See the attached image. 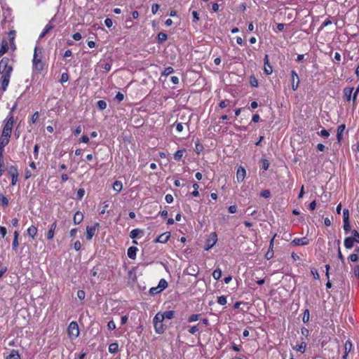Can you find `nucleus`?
I'll list each match as a JSON object with an SVG mask.
<instances>
[{"label":"nucleus","mask_w":359,"mask_h":359,"mask_svg":"<svg viewBox=\"0 0 359 359\" xmlns=\"http://www.w3.org/2000/svg\"><path fill=\"white\" fill-rule=\"evenodd\" d=\"M69 79V76L67 73H63L61 76V82L62 83H65L68 81Z\"/></svg>","instance_id":"0e129e2a"},{"label":"nucleus","mask_w":359,"mask_h":359,"mask_svg":"<svg viewBox=\"0 0 359 359\" xmlns=\"http://www.w3.org/2000/svg\"><path fill=\"white\" fill-rule=\"evenodd\" d=\"M346 129V126L344 124H341L339 126L337 131V138L339 143L341 142L343 137V134L344 133V130Z\"/></svg>","instance_id":"2eb2a0df"},{"label":"nucleus","mask_w":359,"mask_h":359,"mask_svg":"<svg viewBox=\"0 0 359 359\" xmlns=\"http://www.w3.org/2000/svg\"><path fill=\"white\" fill-rule=\"evenodd\" d=\"M200 314H193L189 317L188 321L189 323L195 322L199 320Z\"/></svg>","instance_id":"4c0bfd02"},{"label":"nucleus","mask_w":359,"mask_h":359,"mask_svg":"<svg viewBox=\"0 0 359 359\" xmlns=\"http://www.w3.org/2000/svg\"><path fill=\"white\" fill-rule=\"evenodd\" d=\"M10 137H8V136H3V135H1V136L0 137V151H1V154H3V153H4V147H6L9 143Z\"/></svg>","instance_id":"9b49d317"},{"label":"nucleus","mask_w":359,"mask_h":359,"mask_svg":"<svg viewBox=\"0 0 359 359\" xmlns=\"http://www.w3.org/2000/svg\"><path fill=\"white\" fill-rule=\"evenodd\" d=\"M226 302V298L224 296H220L217 298V303L220 305H225Z\"/></svg>","instance_id":"79ce46f5"},{"label":"nucleus","mask_w":359,"mask_h":359,"mask_svg":"<svg viewBox=\"0 0 359 359\" xmlns=\"http://www.w3.org/2000/svg\"><path fill=\"white\" fill-rule=\"evenodd\" d=\"M38 118H39V112L36 111L34 113V114L32 115V116L31 118L32 123H34L36 122V121L38 119Z\"/></svg>","instance_id":"69168bd1"},{"label":"nucleus","mask_w":359,"mask_h":359,"mask_svg":"<svg viewBox=\"0 0 359 359\" xmlns=\"http://www.w3.org/2000/svg\"><path fill=\"white\" fill-rule=\"evenodd\" d=\"M353 90V88H345L344 89V93L348 101L351 100V95Z\"/></svg>","instance_id":"a878e982"},{"label":"nucleus","mask_w":359,"mask_h":359,"mask_svg":"<svg viewBox=\"0 0 359 359\" xmlns=\"http://www.w3.org/2000/svg\"><path fill=\"white\" fill-rule=\"evenodd\" d=\"M99 227V224L96 223L92 226L86 227V238L88 240H91L93 236L95 235L96 230Z\"/></svg>","instance_id":"39448f33"},{"label":"nucleus","mask_w":359,"mask_h":359,"mask_svg":"<svg viewBox=\"0 0 359 359\" xmlns=\"http://www.w3.org/2000/svg\"><path fill=\"white\" fill-rule=\"evenodd\" d=\"M12 130L11 129L6 128L5 127L3 128L2 134L3 136H8L11 137Z\"/></svg>","instance_id":"37998d69"},{"label":"nucleus","mask_w":359,"mask_h":359,"mask_svg":"<svg viewBox=\"0 0 359 359\" xmlns=\"http://www.w3.org/2000/svg\"><path fill=\"white\" fill-rule=\"evenodd\" d=\"M184 151L185 150L184 149H180V150H177L175 154H174V158L176 160V161H179L182 158V157L183 156L184 154Z\"/></svg>","instance_id":"7c9ffc66"},{"label":"nucleus","mask_w":359,"mask_h":359,"mask_svg":"<svg viewBox=\"0 0 359 359\" xmlns=\"http://www.w3.org/2000/svg\"><path fill=\"white\" fill-rule=\"evenodd\" d=\"M306 344L303 341L299 345H296L293 347L294 349H295L297 351H299L300 353H304L306 351Z\"/></svg>","instance_id":"b1692460"},{"label":"nucleus","mask_w":359,"mask_h":359,"mask_svg":"<svg viewBox=\"0 0 359 359\" xmlns=\"http://www.w3.org/2000/svg\"><path fill=\"white\" fill-rule=\"evenodd\" d=\"M353 271L355 276L359 278V265L355 266Z\"/></svg>","instance_id":"338daca9"},{"label":"nucleus","mask_w":359,"mask_h":359,"mask_svg":"<svg viewBox=\"0 0 359 359\" xmlns=\"http://www.w3.org/2000/svg\"><path fill=\"white\" fill-rule=\"evenodd\" d=\"M291 76H292V88L293 90H296L299 84V78L297 74V72L294 70L291 72Z\"/></svg>","instance_id":"423d86ee"},{"label":"nucleus","mask_w":359,"mask_h":359,"mask_svg":"<svg viewBox=\"0 0 359 359\" xmlns=\"http://www.w3.org/2000/svg\"><path fill=\"white\" fill-rule=\"evenodd\" d=\"M56 227H57V224H56V222H53L50 226V229L48 231V232L47 233V235H46V237L48 240H51L54 237V235H55V231L56 229Z\"/></svg>","instance_id":"dca6fc26"},{"label":"nucleus","mask_w":359,"mask_h":359,"mask_svg":"<svg viewBox=\"0 0 359 359\" xmlns=\"http://www.w3.org/2000/svg\"><path fill=\"white\" fill-rule=\"evenodd\" d=\"M163 316L164 317V319H171L174 316V311H167L164 313H162Z\"/></svg>","instance_id":"f704fd0d"},{"label":"nucleus","mask_w":359,"mask_h":359,"mask_svg":"<svg viewBox=\"0 0 359 359\" xmlns=\"http://www.w3.org/2000/svg\"><path fill=\"white\" fill-rule=\"evenodd\" d=\"M276 235H275L272 239L270 241L269 248L267 251V252L265 255V257L267 259H271L273 257V243H274V238Z\"/></svg>","instance_id":"9d476101"},{"label":"nucleus","mask_w":359,"mask_h":359,"mask_svg":"<svg viewBox=\"0 0 359 359\" xmlns=\"http://www.w3.org/2000/svg\"><path fill=\"white\" fill-rule=\"evenodd\" d=\"M167 34H165V33H163V32H160L158 34V39L159 41L161 42H163V41H165L167 40Z\"/></svg>","instance_id":"ea45409f"},{"label":"nucleus","mask_w":359,"mask_h":359,"mask_svg":"<svg viewBox=\"0 0 359 359\" xmlns=\"http://www.w3.org/2000/svg\"><path fill=\"white\" fill-rule=\"evenodd\" d=\"M170 237V232H165L162 234H161L156 239V242L161 243H165L168 242Z\"/></svg>","instance_id":"4468645a"},{"label":"nucleus","mask_w":359,"mask_h":359,"mask_svg":"<svg viewBox=\"0 0 359 359\" xmlns=\"http://www.w3.org/2000/svg\"><path fill=\"white\" fill-rule=\"evenodd\" d=\"M294 245H306L309 244V239L306 237L295 238L292 242Z\"/></svg>","instance_id":"ddd939ff"},{"label":"nucleus","mask_w":359,"mask_h":359,"mask_svg":"<svg viewBox=\"0 0 359 359\" xmlns=\"http://www.w3.org/2000/svg\"><path fill=\"white\" fill-rule=\"evenodd\" d=\"M107 106V102L104 100H99L97 102V107H99V109H100L102 110L106 109Z\"/></svg>","instance_id":"a19ab883"},{"label":"nucleus","mask_w":359,"mask_h":359,"mask_svg":"<svg viewBox=\"0 0 359 359\" xmlns=\"http://www.w3.org/2000/svg\"><path fill=\"white\" fill-rule=\"evenodd\" d=\"M138 249L136 247L131 246L128 249L127 255L129 258L135 259Z\"/></svg>","instance_id":"f3484780"},{"label":"nucleus","mask_w":359,"mask_h":359,"mask_svg":"<svg viewBox=\"0 0 359 359\" xmlns=\"http://www.w3.org/2000/svg\"><path fill=\"white\" fill-rule=\"evenodd\" d=\"M164 317L162 313H158L154 318V323H163Z\"/></svg>","instance_id":"c756f323"},{"label":"nucleus","mask_w":359,"mask_h":359,"mask_svg":"<svg viewBox=\"0 0 359 359\" xmlns=\"http://www.w3.org/2000/svg\"><path fill=\"white\" fill-rule=\"evenodd\" d=\"M343 219L344 221H349V211L348 209L343 210Z\"/></svg>","instance_id":"09e8293b"},{"label":"nucleus","mask_w":359,"mask_h":359,"mask_svg":"<svg viewBox=\"0 0 359 359\" xmlns=\"http://www.w3.org/2000/svg\"><path fill=\"white\" fill-rule=\"evenodd\" d=\"M14 124V118L12 112H10L7 118H6V123L4 124L5 128L11 129L12 130Z\"/></svg>","instance_id":"1a4fd4ad"},{"label":"nucleus","mask_w":359,"mask_h":359,"mask_svg":"<svg viewBox=\"0 0 359 359\" xmlns=\"http://www.w3.org/2000/svg\"><path fill=\"white\" fill-rule=\"evenodd\" d=\"M161 292V290H160L158 286L157 287H153L150 288V290H149V293L151 294H158V293H159Z\"/></svg>","instance_id":"49530a36"},{"label":"nucleus","mask_w":359,"mask_h":359,"mask_svg":"<svg viewBox=\"0 0 359 359\" xmlns=\"http://www.w3.org/2000/svg\"><path fill=\"white\" fill-rule=\"evenodd\" d=\"M352 234L354 241L359 243V233L356 230H353Z\"/></svg>","instance_id":"8fccbe9b"},{"label":"nucleus","mask_w":359,"mask_h":359,"mask_svg":"<svg viewBox=\"0 0 359 359\" xmlns=\"http://www.w3.org/2000/svg\"><path fill=\"white\" fill-rule=\"evenodd\" d=\"M142 231V230L139 229H133L130 232V237L132 238H135L136 237H137L139 236L140 233H141Z\"/></svg>","instance_id":"e433bc0d"},{"label":"nucleus","mask_w":359,"mask_h":359,"mask_svg":"<svg viewBox=\"0 0 359 359\" xmlns=\"http://www.w3.org/2000/svg\"><path fill=\"white\" fill-rule=\"evenodd\" d=\"M193 188H194V191H192L191 194L194 197L198 196H199V192H198L199 185L197 183H194L193 184Z\"/></svg>","instance_id":"c9c22d12"},{"label":"nucleus","mask_w":359,"mask_h":359,"mask_svg":"<svg viewBox=\"0 0 359 359\" xmlns=\"http://www.w3.org/2000/svg\"><path fill=\"white\" fill-rule=\"evenodd\" d=\"M27 232L29 237L34 238L37 234V228L35 226L32 225L27 229Z\"/></svg>","instance_id":"412c9836"},{"label":"nucleus","mask_w":359,"mask_h":359,"mask_svg":"<svg viewBox=\"0 0 359 359\" xmlns=\"http://www.w3.org/2000/svg\"><path fill=\"white\" fill-rule=\"evenodd\" d=\"M8 173L11 176V178H12L11 184L15 185L18 181V172L17 168L14 166H11L8 169Z\"/></svg>","instance_id":"0eeeda50"},{"label":"nucleus","mask_w":359,"mask_h":359,"mask_svg":"<svg viewBox=\"0 0 359 359\" xmlns=\"http://www.w3.org/2000/svg\"><path fill=\"white\" fill-rule=\"evenodd\" d=\"M354 240H353V237H346L345 239H344V246L346 247V248L347 249H351L353 247V245H354Z\"/></svg>","instance_id":"6ab92c4d"},{"label":"nucleus","mask_w":359,"mask_h":359,"mask_svg":"<svg viewBox=\"0 0 359 359\" xmlns=\"http://www.w3.org/2000/svg\"><path fill=\"white\" fill-rule=\"evenodd\" d=\"M343 228L346 232H348L351 229L349 221H344Z\"/></svg>","instance_id":"864d4df0"},{"label":"nucleus","mask_w":359,"mask_h":359,"mask_svg":"<svg viewBox=\"0 0 359 359\" xmlns=\"http://www.w3.org/2000/svg\"><path fill=\"white\" fill-rule=\"evenodd\" d=\"M108 329L113 330L116 328V323L114 320H110L107 324Z\"/></svg>","instance_id":"13d9d810"},{"label":"nucleus","mask_w":359,"mask_h":359,"mask_svg":"<svg viewBox=\"0 0 359 359\" xmlns=\"http://www.w3.org/2000/svg\"><path fill=\"white\" fill-rule=\"evenodd\" d=\"M159 5L157 4H153L151 6V12L153 14H156L159 9Z\"/></svg>","instance_id":"680f3d73"},{"label":"nucleus","mask_w":359,"mask_h":359,"mask_svg":"<svg viewBox=\"0 0 359 359\" xmlns=\"http://www.w3.org/2000/svg\"><path fill=\"white\" fill-rule=\"evenodd\" d=\"M42 52L41 50L36 46L34 48V57H33V67L37 72H41L43 68V63L41 61Z\"/></svg>","instance_id":"f03ea898"},{"label":"nucleus","mask_w":359,"mask_h":359,"mask_svg":"<svg viewBox=\"0 0 359 359\" xmlns=\"http://www.w3.org/2000/svg\"><path fill=\"white\" fill-rule=\"evenodd\" d=\"M67 333L71 339H76L79 335V329L77 323L72 321L67 328Z\"/></svg>","instance_id":"7ed1b4c3"},{"label":"nucleus","mask_w":359,"mask_h":359,"mask_svg":"<svg viewBox=\"0 0 359 359\" xmlns=\"http://www.w3.org/2000/svg\"><path fill=\"white\" fill-rule=\"evenodd\" d=\"M13 72V67L10 65V60L4 57L0 61V74L1 75V83L2 91H6L10 82V78Z\"/></svg>","instance_id":"f257e3e1"},{"label":"nucleus","mask_w":359,"mask_h":359,"mask_svg":"<svg viewBox=\"0 0 359 359\" xmlns=\"http://www.w3.org/2000/svg\"><path fill=\"white\" fill-rule=\"evenodd\" d=\"M118 350V344L117 343H112L109 346V351L111 353H116Z\"/></svg>","instance_id":"c85d7f7f"},{"label":"nucleus","mask_w":359,"mask_h":359,"mask_svg":"<svg viewBox=\"0 0 359 359\" xmlns=\"http://www.w3.org/2000/svg\"><path fill=\"white\" fill-rule=\"evenodd\" d=\"M264 72L267 75H270L273 72V69L269 63V56L267 55H265L264 57Z\"/></svg>","instance_id":"f8f14e48"},{"label":"nucleus","mask_w":359,"mask_h":359,"mask_svg":"<svg viewBox=\"0 0 359 359\" xmlns=\"http://www.w3.org/2000/svg\"><path fill=\"white\" fill-rule=\"evenodd\" d=\"M199 330V328L197 325H195V326H192L189 332L191 333V334H195L196 332H198Z\"/></svg>","instance_id":"774afa93"},{"label":"nucleus","mask_w":359,"mask_h":359,"mask_svg":"<svg viewBox=\"0 0 359 359\" xmlns=\"http://www.w3.org/2000/svg\"><path fill=\"white\" fill-rule=\"evenodd\" d=\"M351 262H357L359 259L358 255L355 253L351 254L348 258Z\"/></svg>","instance_id":"c03bdc74"},{"label":"nucleus","mask_w":359,"mask_h":359,"mask_svg":"<svg viewBox=\"0 0 359 359\" xmlns=\"http://www.w3.org/2000/svg\"><path fill=\"white\" fill-rule=\"evenodd\" d=\"M39 146L38 144H36L34 147V151H33V154H34V158L35 159H37L38 158V156H39Z\"/></svg>","instance_id":"4d7b16f0"},{"label":"nucleus","mask_w":359,"mask_h":359,"mask_svg":"<svg viewBox=\"0 0 359 359\" xmlns=\"http://www.w3.org/2000/svg\"><path fill=\"white\" fill-rule=\"evenodd\" d=\"M53 29V25L50 23H48L46 25L45 28L43 29V32L39 35V38L41 39L45 36V35L50 32Z\"/></svg>","instance_id":"bb28decb"},{"label":"nucleus","mask_w":359,"mask_h":359,"mask_svg":"<svg viewBox=\"0 0 359 359\" xmlns=\"http://www.w3.org/2000/svg\"><path fill=\"white\" fill-rule=\"evenodd\" d=\"M262 168L264 170H268V168L269 167V161L267 159H262Z\"/></svg>","instance_id":"a18cd8bd"},{"label":"nucleus","mask_w":359,"mask_h":359,"mask_svg":"<svg viewBox=\"0 0 359 359\" xmlns=\"http://www.w3.org/2000/svg\"><path fill=\"white\" fill-rule=\"evenodd\" d=\"M245 176H246V170H245V169L243 167H242V166L238 167V168L237 169V172H236V179H237V181L238 182H243V180H245Z\"/></svg>","instance_id":"6e6552de"},{"label":"nucleus","mask_w":359,"mask_h":359,"mask_svg":"<svg viewBox=\"0 0 359 359\" xmlns=\"http://www.w3.org/2000/svg\"><path fill=\"white\" fill-rule=\"evenodd\" d=\"M175 125L176 130L178 133L182 132V130L184 129V126H183L182 123H175Z\"/></svg>","instance_id":"3c124183"},{"label":"nucleus","mask_w":359,"mask_h":359,"mask_svg":"<svg viewBox=\"0 0 359 359\" xmlns=\"http://www.w3.org/2000/svg\"><path fill=\"white\" fill-rule=\"evenodd\" d=\"M85 194V190L83 189H79L76 193V197L78 199H81Z\"/></svg>","instance_id":"de8ad7c7"},{"label":"nucleus","mask_w":359,"mask_h":359,"mask_svg":"<svg viewBox=\"0 0 359 359\" xmlns=\"http://www.w3.org/2000/svg\"><path fill=\"white\" fill-rule=\"evenodd\" d=\"M165 200L168 203H171L173 202V196L171 194H167L165 197Z\"/></svg>","instance_id":"052dcab7"},{"label":"nucleus","mask_w":359,"mask_h":359,"mask_svg":"<svg viewBox=\"0 0 359 359\" xmlns=\"http://www.w3.org/2000/svg\"><path fill=\"white\" fill-rule=\"evenodd\" d=\"M309 310H306L304 313L303 321L304 323H306L309 321Z\"/></svg>","instance_id":"e2e57ef3"},{"label":"nucleus","mask_w":359,"mask_h":359,"mask_svg":"<svg viewBox=\"0 0 359 359\" xmlns=\"http://www.w3.org/2000/svg\"><path fill=\"white\" fill-rule=\"evenodd\" d=\"M123 189V184L121 181L116 180L113 184V189L116 192H120Z\"/></svg>","instance_id":"393cba45"},{"label":"nucleus","mask_w":359,"mask_h":359,"mask_svg":"<svg viewBox=\"0 0 359 359\" xmlns=\"http://www.w3.org/2000/svg\"><path fill=\"white\" fill-rule=\"evenodd\" d=\"M13 236H14V238H13V243H12V248H13V250H16L19 245V243H18L19 233H18V232L17 231H15L13 233Z\"/></svg>","instance_id":"4be33fe9"},{"label":"nucleus","mask_w":359,"mask_h":359,"mask_svg":"<svg viewBox=\"0 0 359 359\" xmlns=\"http://www.w3.org/2000/svg\"><path fill=\"white\" fill-rule=\"evenodd\" d=\"M320 135L324 138H327L330 136V133L328 130L323 129L320 130Z\"/></svg>","instance_id":"603ef678"},{"label":"nucleus","mask_w":359,"mask_h":359,"mask_svg":"<svg viewBox=\"0 0 359 359\" xmlns=\"http://www.w3.org/2000/svg\"><path fill=\"white\" fill-rule=\"evenodd\" d=\"M155 330L157 333L161 334L164 332L163 323H154Z\"/></svg>","instance_id":"cd10ccee"},{"label":"nucleus","mask_w":359,"mask_h":359,"mask_svg":"<svg viewBox=\"0 0 359 359\" xmlns=\"http://www.w3.org/2000/svg\"><path fill=\"white\" fill-rule=\"evenodd\" d=\"M174 72V69L171 67H166L162 73L163 76H168Z\"/></svg>","instance_id":"58836bf2"},{"label":"nucleus","mask_w":359,"mask_h":359,"mask_svg":"<svg viewBox=\"0 0 359 359\" xmlns=\"http://www.w3.org/2000/svg\"><path fill=\"white\" fill-rule=\"evenodd\" d=\"M260 195H261L262 197L267 198H269V197H270V196H271V192L269 191V190H264V191H262V192L260 193Z\"/></svg>","instance_id":"bf43d9fd"},{"label":"nucleus","mask_w":359,"mask_h":359,"mask_svg":"<svg viewBox=\"0 0 359 359\" xmlns=\"http://www.w3.org/2000/svg\"><path fill=\"white\" fill-rule=\"evenodd\" d=\"M6 359H20V355L18 351L13 349L10 353L6 356Z\"/></svg>","instance_id":"aec40b11"},{"label":"nucleus","mask_w":359,"mask_h":359,"mask_svg":"<svg viewBox=\"0 0 359 359\" xmlns=\"http://www.w3.org/2000/svg\"><path fill=\"white\" fill-rule=\"evenodd\" d=\"M77 297L81 300L84 299V298L86 297L85 292L83 290H79L77 292Z\"/></svg>","instance_id":"6e6d98bb"},{"label":"nucleus","mask_w":359,"mask_h":359,"mask_svg":"<svg viewBox=\"0 0 359 359\" xmlns=\"http://www.w3.org/2000/svg\"><path fill=\"white\" fill-rule=\"evenodd\" d=\"M8 46L7 41L5 40L2 41L0 48V57L8 51Z\"/></svg>","instance_id":"5701e85b"},{"label":"nucleus","mask_w":359,"mask_h":359,"mask_svg":"<svg viewBox=\"0 0 359 359\" xmlns=\"http://www.w3.org/2000/svg\"><path fill=\"white\" fill-rule=\"evenodd\" d=\"M0 202L4 206H6L8 203V200L6 196H0Z\"/></svg>","instance_id":"5fc2aeb1"},{"label":"nucleus","mask_w":359,"mask_h":359,"mask_svg":"<svg viewBox=\"0 0 359 359\" xmlns=\"http://www.w3.org/2000/svg\"><path fill=\"white\" fill-rule=\"evenodd\" d=\"M158 287H159L161 291H163L164 289H165L168 287V283L165 279H161Z\"/></svg>","instance_id":"72a5a7b5"},{"label":"nucleus","mask_w":359,"mask_h":359,"mask_svg":"<svg viewBox=\"0 0 359 359\" xmlns=\"http://www.w3.org/2000/svg\"><path fill=\"white\" fill-rule=\"evenodd\" d=\"M222 276V270L220 269H216L212 273V277L215 280H219Z\"/></svg>","instance_id":"473e14b6"},{"label":"nucleus","mask_w":359,"mask_h":359,"mask_svg":"<svg viewBox=\"0 0 359 359\" xmlns=\"http://www.w3.org/2000/svg\"><path fill=\"white\" fill-rule=\"evenodd\" d=\"M217 241V235L215 232H212L210 234L205 242V250H209L212 248Z\"/></svg>","instance_id":"20e7f679"},{"label":"nucleus","mask_w":359,"mask_h":359,"mask_svg":"<svg viewBox=\"0 0 359 359\" xmlns=\"http://www.w3.org/2000/svg\"><path fill=\"white\" fill-rule=\"evenodd\" d=\"M351 348H352L351 342L349 341H346L344 344V348H345V354L344 355V358L346 357L348 352H349L351 351Z\"/></svg>","instance_id":"2f4dec72"},{"label":"nucleus","mask_w":359,"mask_h":359,"mask_svg":"<svg viewBox=\"0 0 359 359\" xmlns=\"http://www.w3.org/2000/svg\"><path fill=\"white\" fill-rule=\"evenodd\" d=\"M83 219V215L82 212L78 211L74 215V224H79Z\"/></svg>","instance_id":"a211bd4d"}]
</instances>
